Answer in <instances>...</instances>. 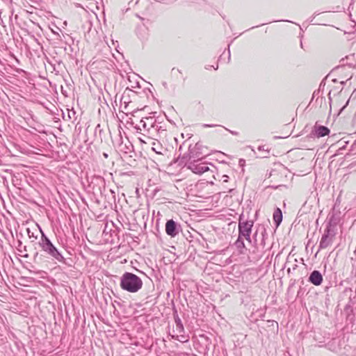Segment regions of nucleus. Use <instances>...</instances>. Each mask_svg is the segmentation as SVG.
Returning a JSON list of instances; mask_svg holds the SVG:
<instances>
[{"label":"nucleus","mask_w":356,"mask_h":356,"mask_svg":"<svg viewBox=\"0 0 356 356\" xmlns=\"http://www.w3.org/2000/svg\"><path fill=\"white\" fill-rule=\"evenodd\" d=\"M41 234V238L39 241V245L42 250L51 257L53 259L58 262H65V258L55 245L51 243L49 238L45 235L41 228H39Z\"/></svg>","instance_id":"1"},{"label":"nucleus","mask_w":356,"mask_h":356,"mask_svg":"<svg viewBox=\"0 0 356 356\" xmlns=\"http://www.w3.org/2000/svg\"><path fill=\"white\" fill-rule=\"evenodd\" d=\"M142 280L132 273L126 272L121 277L120 286L127 291L136 293L142 288Z\"/></svg>","instance_id":"2"},{"label":"nucleus","mask_w":356,"mask_h":356,"mask_svg":"<svg viewBox=\"0 0 356 356\" xmlns=\"http://www.w3.org/2000/svg\"><path fill=\"white\" fill-rule=\"evenodd\" d=\"M253 225V220H244L243 217L240 216L238 221V235L240 237H244L250 243H252L250 235Z\"/></svg>","instance_id":"3"},{"label":"nucleus","mask_w":356,"mask_h":356,"mask_svg":"<svg viewBox=\"0 0 356 356\" xmlns=\"http://www.w3.org/2000/svg\"><path fill=\"white\" fill-rule=\"evenodd\" d=\"M335 236L334 232L331 229L330 225L327 226L324 231L319 243V250L325 249L332 245Z\"/></svg>","instance_id":"4"},{"label":"nucleus","mask_w":356,"mask_h":356,"mask_svg":"<svg viewBox=\"0 0 356 356\" xmlns=\"http://www.w3.org/2000/svg\"><path fill=\"white\" fill-rule=\"evenodd\" d=\"M144 122V131H146L147 134L154 136L161 129L159 123H156V120L152 117H147L143 118Z\"/></svg>","instance_id":"5"},{"label":"nucleus","mask_w":356,"mask_h":356,"mask_svg":"<svg viewBox=\"0 0 356 356\" xmlns=\"http://www.w3.org/2000/svg\"><path fill=\"white\" fill-rule=\"evenodd\" d=\"M206 155H207V154L203 151L202 145L201 144L197 143L193 147H191V146L189 147V160H191L192 161H197Z\"/></svg>","instance_id":"6"},{"label":"nucleus","mask_w":356,"mask_h":356,"mask_svg":"<svg viewBox=\"0 0 356 356\" xmlns=\"http://www.w3.org/2000/svg\"><path fill=\"white\" fill-rule=\"evenodd\" d=\"M180 231V225L172 219L168 220L165 223V232L171 236L175 237Z\"/></svg>","instance_id":"7"},{"label":"nucleus","mask_w":356,"mask_h":356,"mask_svg":"<svg viewBox=\"0 0 356 356\" xmlns=\"http://www.w3.org/2000/svg\"><path fill=\"white\" fill-rule=\"evenodd\" d=\"M188 168L190 169L193 172L199 175H201L209 170V168L207 163H197V161L189 162L188 164Z\"/></svg>","instance_id":"8"},{"label":"nucleus","mask_w":356,"mask_h":356,"mask_svg":"<svg viewBox=\"0 0 356 356\" xmlns=\"http://www.w3.org/2000/svg\"><path fill=\"white\" fill-rule=\"evenodd\" d=\"M309 282L315 286H319L323 282V276L318 270H314L309 277Z\"/></svg>","instance_id":"9"},{"label":"nucleus","mask_w":356,"mask_h":356,"mask_svg":"<svg viewBox=\"0 0 356 356\" xmlns=\"http://www.w3.org/2000/svg\"><path fill=\"white\" fill-rule=\"evenodd\" d=\"M313 132L314 133L315 136H316L318 138H321L327 136L330 134V129L325 126L315 125Z\"/></svg>","instance_id":"10"},{"label":"nucleus","mask_w":356,"mask_h":356,"mask_svg":"<svg viewBox=\"0 0 356 356\" xmlns=\"http://www.w3.org/2000/svg\"><path fill=\"white\" fill-rule=\"evenodd\" d=\"M273 220L276 226H279L282 220V213L280 208H277L273 213Z\"/></svg>","instance_id":"11"},{"label":"nucleus","mask_w":356,"mask_h":356,"mask_svg":"<svg viewBox=\"0 0 356 356\" xmlns=\"http://www.w3.org/2000/svg\"><path fill=\"white\" fill-rule=\"evenodd\" d=\"M152 149L158 154H163V152L166 151V149L159 141L152 143Z\"/></svg>","instance_id":"12"},{"label":"nucleus","mask_w":356,"mask_h":356,"mask_svg":"<svg viewBox=\"0 0 356 356\" xmlns=\"http://www.w3.org/2000/svg\"><path fill=\"white\" fill-rule=\"evenodd\" d=\"M26 232L29 238H33V240H31L32 243L38 238V233L37 230L32 231L30 228H27Z\"/></svg>","instance_id":"13"},{"label":"nucleus","mask_w":356,"mask_h":356,"mask_svg":"<svg viewBox=\"0 0 356 356\" xmlns=\"http://www.w3.org/2000/svg\"><path fill=\"white\" fill-rule=\"evenodd\" d=\"M261 235H262V238H261L260 244L259 245H255V246H254L257 251H259V247H261V248L264 250L266 246L265 241H266V232L265 229H264V231L262 232Z\"/></svg>","instance_id":"14"},{"label":"nucleus","mask_w":356,"mask_h":356,"mask_svg":"<svg viewBox=\"0 0 356 356\" xmlns=\"http://www.w3.org/2000/svg\"><path fill=\"white\" fill-rule=\"evenodd\" d=\"M175 323H176V329L178 332L181 333L183 332L184 330V325L181 323V321L179 317L175 318Z\"/></svg>","instance_id":"15"},{"label":"nucleus","mask_w":356,"mask_h":356,"mask_svg":"<svg viewBox=\"0 0 356 356\" xmlns=\"http://www.w3.org/2000/svg\"><path fill=\"white\" fill-rule=\"evenodd\" d=\"M235 245L238 249L245 248V243L243 242V240L242 239V237H240L239 235L237 240L235 242Z\"/></svg>","instance_id":"16"},{"label":"nucleus","mask_w":356,"mask_h":356,"mask_svg":"<svg viewBox=\"0 0 356 356\" xmlns=\"http://www.w3.org/2000/svg\"><path fill=\"white\" fill-rule=\"evenodd\" d=\"M144 120L143 118L140 120L139 124L138 125V129H140V131L144 130V124H143Z\"/></svg>","instance_id":"17"},{"label":"nucleus","mask_w":356,"mask_h":356,"mask_svg":"<svg viewBox=\"0 0 356 356\" xmlns=\"http://www.w3.org/2000/svg\"><path fill=\"white\" fill-rule=\"evenodd\" d=\"M217 125L216 124H202V127H204V128H207V127H216Z\"/></svg>","instance_id":"18"},{"label":"nucleus","mask_w":356,"mask_h":356,"mask_svg":"<svg viewBox=\"0 0 356 356\" xmlns=\"http://www.w3.org/2000/svg\"><path fill=\"white\" fill-rule=\"evenodd\" d=\"M228 179H229V177L227 175H223L222 177V182H227L228 181Z\"/></svg>","instance_id":"19"},{"label":"nucleus","mask_w":356,"mask_h":356,"mask_svg":"<svg viewBox=\"0 0 356 356\" xmlns=\"http://www.w3.org/2000/svg\"><path fill=\"white\" fill-rule=\"evenodd\" d=\"M349 100L346 102V104L341 108L340 112H341L344 108L348 104Z\"/></svg>","instance_id":"20"},{"label":"nucleus","mask_w":356,"mask_h":356,"mask_svg":"<svg viewBox=\"0 0 356 356\" xmlns=\"http://www.w3.org/2000/svg\"><path fill=\"white\" fill-rule=\"evenodd\" d=\"M229 131L232 134H233V135H235V136H237V135H238V133H237V132H236V131H230V130H229Z\"/></svg>","instance_id":"21"},{"label":"nucleus","mask_w":356,"mask_h":356,"mask_svg":"<svg viewBox=\"0 0 356 356\" xmlns=\"http://www.w3.org/2000/svg\"><path fill=\"white\" fill-rule=\"evenodd\" d=\"M258 149L260 150V151L264 150V146H259Z\"/></svg>","instance_id":"22"},{"label":"nucleus","mask_w":356,"mask_h":356,"mask_svg":"<svg viewBox=\"0 0 356 356\" xmlns=\"http://www.w3.org/2000/svg\"><path fill=\"white\" fill-rule=\"evenodd\" d=\"M104 156L105 158H107V157H108V154H107L106 153H104Z\"/></svg>","instance_id":"23"},{"label":"nucleus","mask_w":356,"mask_h":356,"mask_svg":"<svg viewBox=\"0 0 356 356\" xmlns=\"http://www.w3.org/2000/svg\"><path fill=\"white\" fill-rule=\"evenodd\" d=\"M176 71H177V72L180 73V74L181 73V70H179V69H177V70H176Z\"/></svg>","instance_id":"24"},{"label":"nucleus","mask_w":356,"mask_h":356,"mask_svg":"<svg viewBox=\"0 0 356 356\" xmlns=\"http://www.w3.org/2000/svg\"><path fill=\"white\" fill-rule=\"evenodd\" d=\"M257 234V232H256L254 233V238H255V237H256Z\"/></svg>","instance_id":"25"}]
</instances>
